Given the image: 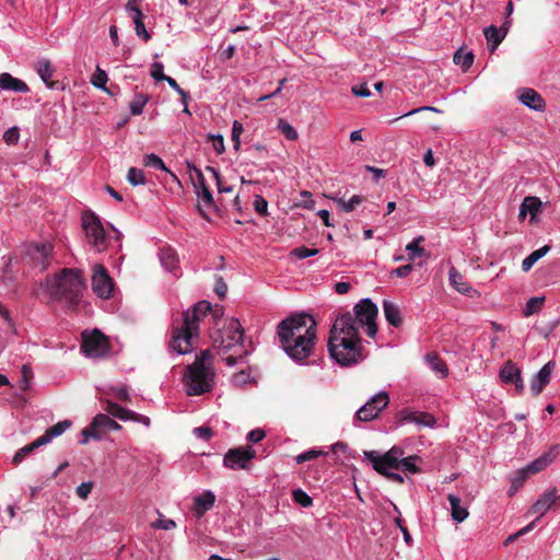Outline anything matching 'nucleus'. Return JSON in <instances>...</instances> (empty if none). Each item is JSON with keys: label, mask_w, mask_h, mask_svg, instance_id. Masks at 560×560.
I'll return each instance as SVG.
<instances>
[{"label": "nucleus", "mask_w": 560, "mask_h": 560, "mask_svg": "<svg viewBox=\"0 0 560 560\" xmlns=\"http://www.w3.org/2000/svg\"><path fill=\"white\" fill-rule=\"evenodd\" d=\"M81 349L89 358H104L109 354L110 343L101 330H85L82 332Z\"/></svg>", "instance_id": "nucleus-8"}, {"label": "nucleus", "mask_w": 560, "mask_h": 560, "mask_svg": "<svg viewBox=\"0 0 560 560\" xmlns=\"http://www.w3.org/2000/svg\"><path fill=\"white\" fill-rule=\"evenodd\" d=\"M127 179L132 186L145 184L144 173L137 167H130L128 170Z\"/></svg>", "instance_id": "nucleus-44"}, {"label": "nucleus", "mask_w": 560, "mask_h": 560, "mask_svg": "<svg viewBox=\"0 0 560 560\" xmlns=\"http://www.w3.org/2000/svg\"><path fill=\"white\" fill-rule=\"evenodd\" d=\"M545 302V298H532L527 301L526 303V306H525V310H524V315L526 317L535 314V313H538L542 306Z\"/></svg>", "instance_id": "nucleus-45"}, {"label": "nucleus", "mask_w": 560, "mask_h": 560, "mask_svg": "<svg viewBox=\"0 0 560 560\" xmlns=\"http://www.w3.org/2000/svg\"><path fill=\"white\" fill-rule=\"evenodd\" d=\"M85 282L82 272L78 269L63 268L50 281H48L47 291L51 299L65 302L71 310H75L80 304Z\"/></svg>", "instance_id": "nucleus-6"}, {"label": "nucleus", "mask_w": 560, "mask_h": 560, "mask_svg": "<svg viewBox=\"0 0 560 560\" xmlns=\"http://www.w3.org/2000/svg\"><path fill=\"white\" fill-rule=\"evenodd\" d=\"M320 454H322V452H320V451H315V450H311V451L304 452V453L300 454V455L296 457V463H298V464H302V463H304V462L315 459V458H317Z\"/></svg>", "instance_id": "nucleus-62"}, {"label": "nucleus", "mask_w": 560, "mask_h": 560, "mask_svg": "<svg viewBox=\"0 0 560 560\" xmlns=\"http://www.w3.org/2000/svg\"><path fill=\"white\" fill-rule=\"evenodd\" d=\"M389 404V396L381 392L366 401L354 415V421L369 422L376 419Z\"/></svg>", "instance_id": "nucleus-14"}, {"label": "nucleus", "mask_w": 560, "mask_h": 560, "mask_svg": "<svg viewBox=\"0 0 560 560\" xmlns=\"http://www.w3.org/2000/svg\"><path fill=\"white\" fill-rule=\"evenodd\" d=\"M453 61L460 66L464 71H467L474 62V54L471 51H464L458 49L453 57Z\"/></svg>", "instance_id": "nucleus-37"}, {"label": "nucleus", "mask_w": 560, "mask_h": 560, "mask_svg": "<svg viewBox=\"0 0 560 560\" xmlns=\"http://www.w3.org/2000/svg\"><path fill=\"white\" fill-rule=\"evenodd\" d=\"M450 281L451 285L460 293H467L469 291V285L465 281L464 276L454 267L450 269Z\"/></svg>", "instance_id": "nucleus-32"}, {"label": "nucleus", "mask_w": 560, "mask_h": 560, "mask_svg": "<svg viewBox=\"0 0 560 560\" xmlns=\"http://www.w3.org/2000/svg\"><path fill=\"white\" fill-rule=\"evenodd\" d=\"M22 377L20 380L19 386L23 392H26L30 387V381L32 377V369L31 366L24 364L21 369Z\"/></svg>", "instance_id": "nucleus-53"}, {"label": "nucleus", "mask_w": 560, "mask_h": 560, "mask_svg": "<svg viewBox=\"0 0 560 560\" xmlns=\"http://www.w3.org/2000/svg\"><path fill=\"white\" fill-rule=\"evenodd\" d=\"M558 455V446H552L547 453L542 454L525 468L530 475L537 474L548 467Z\"/></svg>", "instance_id": "nucleus-23"}, {"label": "nucleus", "mask_w": 560, "mask_h": 560, "mask_svg": "<svg viewBox=\"0 0 560 560\" xmlns=\"http://www.w3.org/2000/svg\"><path fill=\"white\" fill-rule=\"evenodd\" d=\"M161 261L168 271H173L176 268L178 259L174 250L165 249L161 254Z\"/></svg>", "instance_id": "nucleus-41"}, {"label": "nucleus", "mask_w": 560, "mask_h": 560, "mask_svg": "<svg viewBox=\"0 0 560 560\" xmlns=\"http://www.w3.org/2000/svg\"><path fill=\"white\" fill-rule=\"evenodd\" d=\"M278 128L289 140H296L299 137L296 130L288 121L283 119L279 120Z\"/></svg>", "instance_id": "nucleus-49"}, {"label": "nucleus", "mask_w": 560, "mask_h": 560, "mask_svg": "<svg viewBox=\"0 0 560 560\" xmlns=\"http://www.w3.org/2000/svg\"><path fill=\"white\" fill-rule=\"evenodd\" d=\"M126 10L131 13L133 23L143 22L142 11L136 5V0H128Z\"/></svg>", "instance_id": "nucleus-54"}, {"label": "nucleus", "mask_w": 560, "mask_h": 560, "mask_svg": "<svg viewBox=\"0 0 560 560\" xmlns=\"http://www.w3.org/2000/svg\"><path fill=\"white\" fill-rule=\"evenodd\" d=\"M149 96L143 93H138L135 95V98L130 103V113L133 116L140 115L143 112V107L149 101Z\"/></svg>", "instance_id": "nucleus-40"}, {"label": "nucleus", "mask_w": 560, "mask_h": 560, "mask_svg": "<svg viewBox=\"0 0 560 560\" xmlns=\"http://www.w3.org/2000/svg\"><path fill=\"white\" fill-rule=\"evenodd\" d=\"M211 311V304L200 301L183 313L182 323L174 326L170 347L179 354L191 351L192 340L199 336L200 320Z\"/></svg>", "instance_id": "nucleus-4"}, {"label": "nucleus", "mask_w": 560, "mask_h": 560, "mask_svg": "<svg viewBox=\"0 0 560 560\" xmlns=\"http://www.w3.org/2000/svg\"><path fill=\"white\" fill-rule=\"evenodd\" d=\"M150 74L156 81H164L167 77L164 74V66L161 62H154L152 65Z\"/></svg>", "instance_id": "nucleus-57"}, {"label": "nucleus", "mask_w": 560, "mask_h": 560, "mask_svg": "<svg viewBox=\"0 0 560 560\" xmlns=\"http://www.w3.org/2000/svg\"><path fill=\"white\" fill-rule=\"evenodd\" d=\"M556 492H558L557 488H549L532 505L528 513L536 514V521L544 516L552 505L556 504Z\"/></svg>", "instance_id": "nucleus-18"}, {"label": "nucleus", "mask_w": 560, "mask_h": 560, "mask_svg": "<svg viewBox=\"0 0 560 560\" xmlns=\"http://www.w3.org/2000/svg\"><path fill=\"white\" fill-rule=\"evenodd\" d=\"M92 289L102 299H109L113 294L114 282L103 265L94 267L92 276Z\"/></svg>", "instance_id": "nucleus-16"}, {"label": "nucleus", "mask_w": 560, "mask_h": 560, "mask_svg": "<svg viewBox=\"0 0 560 560\" xmlns=\"http://www.w3.org/2000/svg\"><path fill=\"white\" fill-rule=\"evenodd\" d=\"M107 80H108L107 73L103 69L97 67L95 73L93 74V77L91 79V82L95 88L107 91V89L105 86Z\"/></svg>", "instance_id": "nucleus-46"}, {"label": "nucleus", "mask_w": 560, "mask_h": 560, "mask_svg": "<svg viewBox=\"0 0 560 560\" xmlns=\"http://www.w3.org/2000/svg\"><path fill=\"white\" fill-rule=\"evenodd\" d=\"M425 361L429 364L430 369L439 374L441 377H445L448 374V369L443 359H441L438 353L429 352L425 355Z\"/></svg>", "instance_id": "nucleus-29"}, {"label": "nucleus", "mask_w": 560, "mask_h": 560, "mask_svg": "<svg viewBox=\"0 0 560 560\" xmlns=\"http://www.w3.org/2000/svg\"><path fill=\"white\" fill-rule=\"evenodd\" d=\"M72 425V422L70 420H62L52 427L48 428L43 435H40L38 439L42 441L43 445L48 444L51 442L55 438L60 436L67 429H69Z\"/></svg>", "instance_id": "nucleus-26"}, {"label": "nucleus", "mask_w": 560, "mask_h": 560, "mask_svg": "<svg viewBox=\"0 0 560 560\" xmlns=\"http://www.w3.org/2000/svg\"><path fill=\"white\" fill-rule=\"evenodd\" d=\"M213 355L209 349L202 350L197 357L196 360L191 364H197L198 366H212Z\"/></svg>", "instance_id": "nucleus-50"}, {"label": "nucleus", "mask_w": 560, "mask_h": 560, "mask_svg": "<svg viewBox=\"0 0 560 560\" xmlns=\"http://www.w3.org/2000/svg\"><path fill=\"white\" fill-rule=\"evenodd\" d=\"M194 511L198 517H201L207 511L213 508L215 495L212 491L207 490L202 494L195 498Z\"/></svg>", "instance_id": "nucleus-24"}, {"label": "nucleus", "mask_w": 560, "mask_h": 560, "mask_svg": "<svg viewBox=\"0 0 560 560\" xmlns=\"http://www.w3.org/2000/svg\"><path fill=\"white\" fill-rule=\"evenodd\" d=\"M164 81H166V82L168 83V85H170L173 90H175V91L180 95V97H182V102H183V104L185 105V109H184V112H185V113H189L188 107H187V102H188V98H189L188 93H187V92H185V91H184V90L178 85V83L176 82V80H175V79H173V78H171V77H168V75H167V77H166V79H165Z\"/></svg>", "instance_id": "nucleus-47"}, {"label": "nucleus", "mask_w": 560, "mask_h": 560, "mask_svg": "<svg viewBox=\"0 0 560 560\" xmlns=\"http://www.w3.org/2000/svg\"><path fill=\"white\" fill-rule=\"evenodd\" d=\"M424 240V236L420 235L406 246V250L408 252V257L410 260H415L418 257H423L427 255L424 248L420 246Z\"/></svg>", "instance_id": "nucleus-35"}, {"label": "nucleus", "mask_w": 560, "mask_h": 560, "mask_svg": "<svg viewBox=\"0 0 560 560\" xmlns=\"http://www.w3.org/2000/svg\"><path fill=\"white\" fill-rule=\"evenodd\" d=\"M214 380L215 374L212 366H198L197 364L186 366L184 383L189 396H200L211 392Z\"/></svg>", "instance_id": "nucleus-7"}, {"label": "nucleus", "mask_w": 560, "mask_h": 560, "mask_svg": "<svg viewBox=\"0 0 560 560\" xmlns=\"http://www.w3.org/2000/svg\"><path fill=\"white\" fill-rule=\"evenodd\" d=\"M318 253H319V249H317V248H307L305 246H300V247L294 248L291 252V255L295 256L299 259H304L307 257L315 256Z\"/></svg>", "instance_id": "nucleus-51"}, {"label": "nucleus", "mask_w": 560, "mask_h": 560, "mask_svg": "<svg viewBox=\"0 0 560 560\" xmlns=\"http://www.w3.org/2000/svg\"><path fill=\"white\" fill-rule=\"evenodd\" d=\"M316 323L312 316L295 314L281 320L277 335L285 353L296 362L307 359L315 346Z\"/></svg>", "instance_id": "nucleus-2"}, {"label": "nucleus", "mask_w": 560, "mask_h": 560, "mask_svg": "<svg viewBox=\"0 0 560 560\" xmlns=\"http://www.w3.org/2000/svg\"><path fill=\"white\" fill-rule=\"evenodd\" d=\"M405 451L399 446H393L383 455L375 451H365L364 456L372 463L374 470L382 471L383 468L400 469V462Z\"/></svg>", "instance_id": "nucleus-12"}, {"label": "nucleus", "mask_w": 560, "mask_h": 560, "mask_svg": "<svg viewBox=\"0 0 560 560\" xmlns=\"http://www.w3.org/2000/svg\"><path fill=\"white\" fill-rule=\"evenodd\" d=\"M529 476L530 474L527 471L525 467L515 471V477L512 479V491L510 492V495H513L514 492H516L517 489L523 486V483Z\"/></svg>", "instance_id": "nucleus-43"}, {"label": "nucleus", "mask_w": 560, "mask_h": 560, "mask_svg": "<svg viewBox=\"0 0 560 560\" xmlns=\"http://www.w3.org/2000/svg\"><path fill=\"white\" fill-rule=\"evenodd\" d=\"M82 228L85 235L96 248L97 252H103L106 248V234L103 224L98 217L93 212H84L82 214Z\"/></svg>", "instance_id": "nucleus-10"}, {"label": "nucleus", "mask_w": 560, "mask_h": 560, "mask_svg": "<svg viewBox=\"0 0 560 560\" xmlns=\"http://www.w3.org/2000/svg\"><path fill=\"white\" fill-rule=\"evenodd\" d=\"M20 138V129L18 127H11L3 133V140L8 144H15Z\"/></svg>", "instance_id": "nucleus-58"}, {"label": "nucleus", "mask_w": 560, "mask_h": 560, "mask_svg": "<svg viewBox=\"0 0 560 560\" xmlns=\"http://www.w3.org/2000/svg\"><path fill=\"white\" fill-rule=\"evenodd\" d=\"M510 24V21H505L500 28H497L494 25H490L485 28L483 34L491 52H493L504 39L505 35L508 34Z\"/></svg>", "instance_id": "nucleus-20"}, {"label": "nucleus", "mask_w": 560, "mask_h": 560, "mask_svg": "<svg viewBox=\"0 0 560 560\" xmlns=\"http://www.w3.org/2000/svg\"><path fill=\"white\" fill-rule=\"evenodd\" d=\"M135 31L137 36L142 38L145 43L151 39L150 33L147 31L145 25L143 22H137L135 23Z\"/></svg>", "instance_id": "nucleus-63"}, {"label": "nucleus", "mask_w": 560, "mask_h": 560, "mask_svg": "<svg viewBox=\"0 0 560 560\" xmlns=\"http://www.w3.org/2000/svg\"><path fill=\"white\" fill-rule=\"evenodd\" d=\"M520 376H521V370L511 360L505 362L504 365L500 370V377L506 384H511L512 382H515Z\"/></svg>", "instance_id": "nucleus-30"}, {"label": "nucleus", "mask_w": 560, "mask_h": 560, "mask_svg": "<svg viewBox=\"0 0 560 560\" xmlns=\"http://www.w3.org/2000/svg\"><path fill=\"white\" fill-rule=\"evenodd\" d=\"M214 292L221 300H223L226 295L228 284L225 283L223 277L221 276H217L215 278Z\"/></svg>", "instance_id": "nucleus-59"}, {"label": "nucleus", "mask_w": 560, "mask_h": 560, "mask_svg": "<svg viewBox=\"0 0 560 560\" xmlns=\"http://www.w3.org/2000/svg\"><path fill=\"white\" fill-rule=\"evenodd\" d=\"M556 368L553 361L547 362L530 382V392L533 396H538L545 386L550 382L551 374Z\"/></svg>", "instance_id": "nucleus-19"}, {"label": "nucleus", "mask_w": 560, "mask_h": 560, "mask_svg": "<svg viewBox=\"0 0 560 560\" xmlns=\"http://www.w3.org/2000/svg\"><path fill=\"white\" fill-rule=\"evenodd\" d=\"M51 250L52 245L49 243L32 244L27 247L25 255L30 264L43 271L47 269L50 264Z\"/></svg>", "instance_id": "nucleus-17"}, {"label": "nucleus", "mask_w": 560, "mask_h": 560, "mask_svg": "<svg viewBox=\"0 0 560 560\" xmlns=\"http://www.w3.org/2000/svg\"><path fill=\"white\" fill-rule=\"evenodd\" d=\"M401 420L405 422H413L418 425L433 427L435 424V418L429 412L413 411L405 409L401 411Z\"/></svg>", "instance_id": "nucleus-21"}, {"label": "nucleus", "mask_w": 560, "mask_h": 560, "mask_svg": "<svg viewBox=\"0 0 560 560\" xmlns=\"http://www.w3.org/2000/svg\"><path fill=\"white\" fill-rule=\"evenodd\" d=\"M417 460H420V457L418 455H411L401 458L400 468L407 472L418 474L421 471V469L416 465Z\"/></svg>", "instance_id": "nucleus-42"}, {"label": "nucleus", "mask_w": 560, "mask_h": 560, "mask_svg": "<svg viewBox=\"0 0 560 560\" xmlns=\"http://www.w3.org/2000/svg\"><path fill=\"white\" fill-rule=\"evenodd\" d=\"M447 500L451 504L453 520L459 523L465 521L468 516V511L466 508L462 506L460 499L455 494H448Z\"/></svg>", "instance_id": "nucleus-28"}, {"label": "nucleus", "mask_w": 560, "mask_h": 560, "mask_svg": "<svg viewBox=\"0 0 560 560\" xmlns=\"http://www.w3.org/2000/svg\"><path fill=\"white\" fill-rule=\"evenodd\" d=\"M362 200L363 199L361 196L354 195L350 198L349 201L339 199L338 205L341 206L346 212H351L355 209L357 206H359L362 202Z\"/></svg>", "instance_id": "nucleus-52"}, {"label": "nucleus", "mask_w": 560, "mask_h": 560, "mask_svg": "<svg viewBox=\"0 0 560 560\" xmlns=\"http://www.w3.org/2000/svg\"><path fill=\"white\" fill-rule=\"evenodd\" d=\"M550 248L551 247L549 245H545L529 254L522 262L523 271H529L530 268L550 250Z\"/></svg>", "instance_id": "nucleus-33"}, {"label": "nucleus", "mask_w": 560, "mask_h": 560, "mask_svg": "<svg viewBox=\"0 0 560 560\" xmlns=\"http://www.w3.org/2000/svg\"><path fill=\"white\" fill-rule=\"evenodd\" d=\"M523 206L526 208L527 212L530 214V220L533 221L535 217L540 211V208L542 206V202L538 197L535 196H527L523 200Z\"/></svg>", "instance_id": "nucleus-38"}, {"label": "nucleus", "mask_w": 560, "mask_h": 560, "mask_svg": "<svg viewBox=\"0 0 560 560\" xmlns=\"http://www.w3.org/2000/svg\"><path fill=\"white\" fill-rule=\"evenodd\" d=\"M250 382V374L245 370H241L232 376V383L235 386H243Z\"/></svg>", "instance_id": "nucleus-56"}, {"label": "nucleus", "mask_w": 560, "mask_h": 560, "mask_svg": "<svg viewBox=\"0 0 560 560\" xmlns=\"http://www.w3.org/2000/svg\"><path fill=\"white\" fill-rule=\"evenodd\" d=\"M316 323L312 316L295 314L281 320L277 335L285 353L296 362L307 359L315 346Z\"/></svg>", "instance_id": "nucleus-1"}, {"label": "nucleus", "mask_w": 560, "mask_h": 560, "mask_svg": "<svg viewBox=\"0 0 560 560\" xmlns=\"http://www.w3.org/2000/svg\"><path fill=\"white\" fill-rule=\"evenodd\" d=\"M105 411L108 415H110L119 420H124V421L128 420V416H130V413H129L130 410H128L113 401L106 402Z\"/></svg>", "instance_id": "nucleus-39"}, {"label": "nucleus", "mask_w": 560, "mask_h": 560, "mask_svg": "<svg viewBox=\"0 0 560 560\" xmlns=\"http://www.w3.org/2000/svg\"><path fill=\"white\" fill-rule=\"evenodd\" d=\"M153 527L170 530L176 527V523L170 518H159L153 523Z\"/></svg>", "instance_id": "nucleus-64"}, {"label": "nucleus", "mask_w": 560, "mask_h": 560, "mask_svg": "<svg viewBox=\"0 0 560 560\" xmlns=\"http://www.w3.org/2000/svg\"><path fill=\"white\" fill-rule=\"evenodd\" d=\"M186 164L190 172L195 192L200 201V203L198 205V209L200 213L203 214V207L207 209H211L214 207L213 196L206 184V179L201 170L194 165L191 162H187Z\"/></svg>", "instance_id": "nucleus-13"}, {"label": "nucleus", "mask_w": 560, "mask_h": 560, "mask_svg": "<svg viewBox=\"0 0 560 560\" xmlns=\"http://www.w3.org/2000/svg\"><path fill=\"white\" fill-rule=\"evenodd\" d=\"M208 141L211 142L217 154H222L225 151L224 139L221 135H209Z\"/></svg>", "instance_id": "nucleus-55"}, {"label": "nucleus", "mask_w": 560, "mask_h": 560, "mask_svg": "<svg viewBox=\"0 0 560 560\" xmlns=\"http://www.w3.org/2000/svg\"><path fill=\"white\" fill-rule=\"evenodd\" d=\"M256 457V451L252 446L231 448L224 455L223 464L231 469H248L250 460Z\"/></svg>", "instance_id": "nucleus-15"}, {"label": "nucleus", "mask_w": 560, "mask_h": 560, "mask_svg": "<svg viewBox=\"0 0 560 560\" xmlns=\"http://www.w3.org/2000/svg\"><path fill=\"white\" fill-rule=\"evenodd\" d=\"M0 88L2 90H11L21 93H26L30 90L25 82L7 72L0 74Z\"/></svg>", "instance_id": "nucleus-25"}, {"label": "nucleus", "mask_w": 560, "mask_h": 560, "mask_svg": "<svg viewBox=\"0 0 560 560\" xmlns=\"http://www.w3.org/2000/svg\"><path fill=\"white\" fill-rule=\"evenodd\" d=\"M36 70L42 80L48 85L54 86L51 82V77L55 72L54 68L50 65V61L47 59H42L36 62Z\"/></svg>", "instance_id": "nucleus-31"}, {"label": "nucleus", "mask_w": 560, "mask_h": 560, "mask_svg": "<svg viewBox=\"0 0 560 560\" xmlns=\"http://www.w3.org/2000/svg\"><path fill=\"white\" fill-rule=\"evenodd\" d=\"M144 165L156 168V170H162V171L168 172L171 174V176L173 177V179L176 180L178 184H180L178 177L175 174H173L171 171L167 170V167L165 166L162 159L160 156H158L156 154L151 153V154L145 155L144 156Z\"/></svg>", "instance_id": "nucleus-36"}, {"label": "nucleus", "mask_w": 560, "mask_h": 560, "mask_svg": "<svg viewBox=\"0 0 560 560\" xmlns=\"http://www.w3.org/2000/svg\"><path fill=\"white\" fill-rule=\"evenodd\" d=\"M194 433L201 440L209 441L213 436V431L209 427L195 428Z\"/></svg>", "instance_id": "nucleus-61"}, {"label": "nucleus", "mask_w": 560, "mask_h": 560, "mask_svg": "<svg viewBox=\"0 0 560 560\" xmlns=\"http://www.w3.org/2000/svg\"><path fill=\"white\" fill-rule=\"evenodd\" d=\"M355 326H366V334L374 338L377 334L376 317L378 314L377 306L370 299H363L354 306Z\"/></svg>", "instance_id": "nucleus-9"}, {"label": "nucleus", "mask_w": 560, "mask_h": 560, "mask_svg": "<svg viewBox=\"0 0 560 560\" xmlns=\"http://www.w3.org/2000/svg\"><path fill=\"white\" fill-rule=\"evenodd\" d=\"M327 347L330 357L341 366H350L364 359L359 329L351 313L336 318Z\"/></svg>", "instance_id": "nucleus-3"}, {"label": "nucleus", "mask_w": 560, "mask_h": 560, "mask_svg": "<svg viewBox=\"0 0 560 560\" xmlns=\"http://www.w3.org/2000/svg\"><path fill=\"white\" fill-rule=\"evenodd\" d=\"M293 500L303 508H308L313 504L312 498L302 489L293 491Z\"/></svg>", "instance_id": "nucleus-48"}, {"label": "nucleus", "mask_w": 560, "mask_h": 560, "mask_svg": "<svg viewBox=\"0 0 560 560\" xmlns=\"http://www.w3.org/2000/svg\"><path fill=\"white\" fill-rule=\"evenodd\" d=\"M121 425L113 420L108 415L98 413L96 415L91 423L82 430L83 439L80 441L81 444H86L90 439L101 440L108 431H118Z\"/></svg>", "instance_id": "nucleus-11"}, {"label": "nucleus", "mask_w": 560, "mask_h": 560, "mask_svg": "<svg viewBox=\"0 0 560 560\" xmlns=\"http://www.w3.org/2000/svg\"><path fill=\"white\" fill-rule=\"evenodd\" d=\"M211 338L212 346L219 351V354L231 352L223 358L229 366L242 362L248 355V350L244 346V329L236 318L229 319L224 327Z\"/></svg>", "instance_id": "nucleus-5"}, {"label": "nucleus", "mask_w": 560, "mask_h": 560, "mask_svg": "<svg viewBox=\"0 0 560 560\" xmlns=\"http://www.w3.org/2000/svg\"><path fill=\"white\" fill-rule=\"evenodd\" d=\"M254 208L262 217L268 213V203L261 196H255Z\"/></svg>", "instance_id": "nucleus-60"}, {"label": "nucleus", "mask_w": 560, "mask_h": 560, "mask_svg": "<svg viewBox=\"0 0 560 560\" xmlns=\"http://www.w3.org/2000/svg\"><path fill=\"white\" fill-rule=\"evenodd\" d=\"M384 316L386 320L394 327H399L402 323L401 313L399 307L387 300L383 302Z\"/></svg>", "instance_id": "nucleus-27"}, {"label": "nucleus", "mask_w": 560, "mask_h": 560, "mask_svg": "<svg viewBox=\"0 0 560 560\" xmlns=\"http://www.w3.org/2000/svg\"><path fill=\"white\" fill-rule=\"evenodd\" d=\"M43 446L42 444V441H39V439L37 438L36 440H34L32 443L21 447L13 456L12 458V464L14 466H18L19 464H21L23 462V459L30 455L32 452H34L35 450H37L38 447Z\"/></svg>", "instance_id": "nucleus-34"}, {"label": "nucleus", "mask_w": 560, "mask_h": 560, "mask_svg": "<svg viewBox=\"0 0 560 560\" xmlns=\"http://www.w3.org/2000/svg\"><path fill=\"white\" fill-rule=\"evenodd\" d=\"M518 100L522 104L535 110H542L546 106L541 95L533 89L521 90Z\"/></svg>", "instance_id": "nucleus-22"}]
</instances>
